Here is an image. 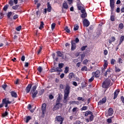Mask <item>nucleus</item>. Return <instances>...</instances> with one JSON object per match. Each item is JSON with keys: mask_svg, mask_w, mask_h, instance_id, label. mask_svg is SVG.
Masks as SVG:
<instances>
[{"mask_svg": "<svg viewBox=\"0 0 124 124\" xmlns=\"http://www.w3.org/2000/svg\"><path fill=\"white\" fill-rule=\"evenodd\" d=\"M36 88H37V86H36V85H34L31 89V93H32V97L33 99L36 97V95H37V93H38V91L36 90Z\"/></svg>", "mask_w": 124, "mask_h": 124, "instance_id": "f257e3e1", "label": "nucleus"}, {"mask_svg": "<svg viewBox=\"0 0 124 124\" xmlns=\"http://www.w3.org/2000/svg\"><path fill=\"white\" fill-rule=\"evenodd\" d=\"M110 83H111V80H110V79H106L103 82L102 87L104 89H108L109 86H110Z\"/></svg>", "mask_w": 124, "mask_h": 124, "instance_id": "f03ea898", "label": "nucleus"}, {"mask_svg": "<svg viewBox=\"0 0 124 124\" xmlns=\"http://www.w3.org/2000/svg\"><path fill=\"white\" fill-rule=\"evenodd\" d=\"M110 12L111 14L114 12V8H115V0H109Z\"/></svg>", "mask_w": 124, "mask_h": 124, "instance_id": "7ed1b4c3", "label": "nucleus"}, {"mask_svg": "<svg viewBox=\"0 0 124 124\" xmlns=\"http://www.w3.org/2000/svg\"><path fill=\"white\" fill-rule=\"evenodd\" d=\"M124 36L122 35L120 37V38L119 40V43L118 46H116V48H115L116 51H118V50H119V48H120V46H121L122 43H123V42H124Z\"/></svg>", "mask_w": 124, "mask_h": 124, "instance_id": "20e7f679", "label": "nucleus"}, {"mask_svg": "<svg viewBox=\"0 0 124 124\" xmlns=\"http://www.w3.org/2000/svg\"><path fill=\"white\" fill-rule=\"evenodd\" d=\"M55 122H58L60 123V124H62L63 122V118L62 116H56L55 118Z\"/></svg>", "mask_w": 124, "mask_h": 124, "instance_id": "39448f33", "label": "nucleus"}, {"mask_svg": "<svg viewBox=\"0 0 124 124\" xmlns=\"http://www.w3.org/2000/svg\"><path fill=\"white\" fill-rule=\"evenodd\" d=\"M62 107V104L60 103H57L56 102L54 107H53V110H59L61 107Z\"/></svg>", "mask_w": 124, "mask_h": 124, "instance_id": "423d86ee", "label": "nucleus"}, {"mask_svg": "<svg viewBox=\"0 0 124 124\" xmlns=\"http://www.w3.org/2000/svg\"><path fill=\"white\" fill-rule=\"evenodd\" d=\"M106 101H107V97L106 96H104L102 100H100L98 102V105H103V104H104L106 103Z\"/></svg>", "mask_w": 124, "mask_h": 124, "instance_id": "0eeeda50", "label": "nucleus"}, {"mask_svg": "<svg viewBox=\"0 0 124 124\" xmlns=\"http://www.w3.org/2000/svg\"><path fill=\"white\" fill-rule=\"evenodd\" d=\"M100 73H101L100 71L98 70L95 72H93L92 73V75L93 76V77H94L95 76L96 78H98V77H100Z\"/></svg>", "mask_w": 124, "mask_h": 124, "instance_id": "6e6552de", "label": "nucleus"}, {"mask_svg": "<svg viewBox=\"0 0 124 124\" xmlns=\"http://www.w3.org/2000/svg\"><path fill=\"white\" fill-rule=\"evenodd\" d=\"M71 51H74V50L76 49V43H75V41L72 40H71Z\"/></svg>", "mask_w": 124, "mask_h": 124, "instance_id": "1a4fd4ad", "label": "nucleus"}, {"mask_svg": "<svg viewBox=\"0 0 124 124\" xmlns=\"http://www.w3.org/2000/svg\"><path fill=\"white\" fill-rule=\"evenodd\" d=\"M56 53L57 57H60V58H62V60H65V59H66V57H64V55H63L62 53V52L58 51L56 52Z\"/></svg>", "mask_w": 124, "mask_h": 124, "instance_id": "9d476101", "label": "nucleus"}, {"mask_svg": "<svg viewBox=\"0 0 124 124\" xmlns=\"http://www.w3.org/2000/svg\"><path fill=\"white\" fill-rule=\"evenodd\" d=\"M68 8V5H67V3H63L62 4V13H65L66 11H64L63 9H67Z\"/></svg>", "mask_w": 124, "mask_h": 124, "instance_id": "9b49d317", "label": "nucleus"}, {"mask_svg": "<svg viewBox=\"0 0 124 124\" xmlns=\"http://www.w3.org/2000/svg\"><path fill=\"white\" fill-rule=\"evenodd\" d=\"M31 87H32L31 84H29L28 85V86L26 87L25 89V92L26 93H29L31 92V88H32Z\"/></svg>", "mask_w": 124, "mask_h": 124, "instance_id": "f8f14e48", "label": "nucleus"}, {"mask_svg": "<svg viewBox=\"0 0 124 124\" xmlns=\"http://www.w3.org/2000/svg\"><path fill=\"white\" fill-rule=\"evenodd\" d=\"M83 23L84 27H89V26H90V21H89V20L87 19V18H85L83 20Z\"/></svg>", "mask_w": 124, "mask_h": 124, "instance_id": "ddd939ff", "label": "nucleus"}, {"mask_svg": "<svg viewBox=\"0 0 124 124\" xmlns=\"http://www.w3.org/2000/svg\"><path fill=\"white\" fill-rule=\"evenodd\" d=\"M64 93H68L69 94L70 93V86L69 85H66L65 87V89L64 91Z\"/></svg>", "mask_w": 124, "mask_h": 124, "instance_id": "4468645a", "label": "nucleus"}, {"mask_svg": "<svg viewBox=\"0 0 124 124\" xmlns=\"http://www.w3.org/2000/svg\"><path fill=\"white\" fill-rule=\"evenodd\" d=\"M42 112L43 115L45 114V112H46V104L44 103L42 105Z\"/></svg>", "mask_w": 124, "mask_h": 124, "instance_id": "2eb2a0df", "label": "nucleus"}, {"mask_svg": "<svg viewBox=\"0 0 124 124\" xmlns=\"http://www.w3.org/2000/svg\"><path fill=\"white\" fill-rule=\"evenodd\" d=\"M46 10L48 12H51L52 11V6H51V4H50V2H47L46 4Z\"/></svg>", "mask_w": 124, "mask_h": 124, "instance_id": "dca6fc26", "label": "nucleus"}, {"mask_svg": "<svg viewBox=\"0 0 124 124\" xmlns=\"http://www.w3.org/2000/svg\"><path fill=\"white\" fill-rule=\"evenodd\" d=\"M10 93L11 94V95L12 97H14L15 98H17V97H18L17 93L13 91L10 92Z\"/></svg>", "mask_w": 124, "mask_h": 124, "instance_id": "f3484780", "label": "nucleus"}, {"mask_svg": "<svg viewBox=\"0 0 124 124\" xmlns=\"http://www.w3.org/2000/svg\"><path fill=\"white\" fill-rule=\"evenodd\" d=\"M114 114V110H113V108H110L108 110V117H110V116H112Z\"/></svg>", "mask_w": 124, "mask_h": 124, "instance_id": "a211bd4d", "label": "nucleus"}, {"mask_svg": "<svg viewBox=\"0 0 124 124\" xmlns=\"http://www.w3.org/2000/svg\"><path fill=\"white\" fill-rule=\"evenodd\" d=\"M119 93H120L119 89H117L114 92L113 99H115L117 97H118V95L119 94Z\"/></svg>", "mask_w": 124, "mask_h": 124, "instance_id": "6ab92c4d", "label": "nucleus"}, {"mask_svg": "<svg viewBox=\"0 0 124 124\" xmlns=\"http://www.w3.org/2000/svg\"><path fill=\"white\" fill-rule=\"evenodd\" d=\"M116 41V38L115 37L112 36L108 40V43L109 44V45H111V44L112 42H115Z\"/></svg>", "mask_w": 124, "mask_h": 124, "instance_id": "aec40b11", "label": "nucleus"}, {"mask_svg": "<svg viewBox=\"0 0 124 124\" xmlns=\"http://www.w3.org/2000/svg\"><path fill=\"white\" fill-rule=\"evenodd\" d=\"M50 72L51 73H53V72H59V67H52L50 70Z\"/></svg>", "mask_w": 124, "mask_h": 124, "instance_id": "412c9836", "label": "nucleus"}, {"mask_svg": "<svg viewBox=\"0 0 124 124\" xmlns=\"http://www.w3.org/2000/svg\"><path fill=\"white\" fill-rule=\"evenodd\" d=\"M9 109V107L6 108V111L4 113H2V117L3 118H5V117H7L8 116V112H7V109Z\"/></svg>", "mask_w": 124, "mask_h": 124, "instance_id": "4be33fe9", "label": "nucleus"}, {"mask_svg": "<svg viewBox=\"0 0 124 124\" xmlns=\"http://www.w3.org/2000/svg\"><path fill=\"white\" fill-rule=\"evenodd\" d=\"M69 79H72V78H75V75L73 72L70 73L68 75Z\"/></svg>", "mask_w": 124, "mask_h": 124, "instance_id": "5701e85b", "label": "nucleus"}, {"mask_svg": "<svg viewBox=\"0 0 124 124\" xmlns=\"http://www.w3.org/2000/svg\"><path fill=\"white\" fill-rule=\"evenodd\" d=\"M80 5L81 3H79V1H78V2L77 4V6L78 10H82V9H83V7H82V6Z\"/></svg>", "mask_w": 124, "mask_h": 124, "instance_id": "b1692460", "label": "nucleus"}, {"mask_svg": "<svg viewBox=\"0 0 124 124\" xmlns=\"http://www.w3.org/2000/svg\"><path fill=\"white\" fill-rule=\"evenodd\" d=\"M104 69H106L107 66H108V61L107 60L104 61Z\"/></svg>", "mask_w": 124, "mask_h": 124, "instance_id": "393cba45", "label": "nucleus"}, {"mask_svg": "<svg viewBox=\"0 0 124 124\" xmlns=\"http://www.w3.org/2000/svg\"><path fill=\"white\" fill-rule=\"evenodd\" d=\"M3 104H5V107L6 108H8V104L6 103V98L3 99Z\"/></svg>", "mask_w": 124, "mask_h": 124, "instance_id": "a878e982", "label": "nucleus"}, {"mask_svg": "<svg viewBox=\"0 0 124 124\" xmlns=\"http://www.w3.org/2000/svg\"><path fill=\"white\" fill-rule=\"evenodd\" d=\"M111 73V70H110V68H109L108 70H107V71H106L104 74V76H105V77H107V75H108V74H109V73Z\"/></svg>", "mask_w": 124, "mask_h": 124, "instance_id": "bb28decb", "label": "nucleus"}, {"mask_svg": "<svg viewBox=\"0 0 124 124\" xmlns=\"http://www.w3.org/2000/svg\"><path fill=\"white\" fill-rule=\"evenodd\" d=\"M69 103L70 104H77V105H79V101H71Z\"/></svg>", "mask_w": 124, "mask_h": 124, "instance_id": "cd10ccee", "label": "nucleus"}, {"mask_svg": "<svg viewBox=\"0 0 124 124\" xmlns=\"http://www.w3.org/2000/svg\"><path fill=\"white\" fill-rule=\"evenodd\" d=\"M37 70L38 71V72H39V73H41V72H42V71H43V68H42V67L39 66L37 68Z\"/></svg>", "mask_w": 124, "mask_h": 124, "instance_id": "c85d7f7f", "label": "nucleus"}, {"mask_svg": "<svg viewBox=\"0 0 124 124\" xmlns=\"http://www.w3.org/2000/svg\"><path fill=\"white\" fill-rule=\"evenodd\" d=\"M78 111H79V108L77 107L74 108L72 109V112L73 113H77V112H78Z\"/></svg>", "mask_w": 124, "mask_h": 124, "instance_id": "c756f323", "label": "nucleus"}, {"mask_svg": "<svg viewBox=\"0 0 124 124\" xmlns=\"http://www.w3.org/2000/svg\"><path fill=\"white\" fill-rule=\"evenodd\" d=\"M19 7H20V5H16L15 6H13L12 7V8L14 10H17V9H19Z\"/></svg>", "mask_w": 124, "mask_h": 124, "instance_id": "7c9ffc66", "label": "nucleus"}, {"mask_svg": "<svg viewBox=\"0 0 124 124\" xmlns=\"http://www.w3.org/2000/svg\"><path fill=\"white\" fill-rule=\"evenodd\" d=\"M64 31H65L66 32H67V33H70V32H71V31H70V30H69V29H68V27H67V26H66L64 28Z\"/></svg>", "mask_w": 124, "mask_h": 124, "instance_id": "2f4dec72", "label": "nucleus"}, {"mask_svg": "<svg viewBox=\"0 0 124 124\" xmlns=\"http://www.w3.org/2000/svg\"><path fill=\"white\" fill-rule=\"evenodd\" d=\"M8 7H9V5L6 4L3 8V10L4 11H7V9H8Z\"/></svg>", "mask_w": 124, "mask_h": 124, "instance_id": "473e14b6", "label": "nucleus"}, {"mask_svg": "<svg viewBox=\"0 0 124 124\" xmlns=\"http://www.w3.org/2000/svg\"><path fill=\"white\" fill-rule=\"evenodd\" d=\"M43 28H44V22H43V21H41L40 26L39 27V29L40 30H42V29H43Z\"/></svg>", "mask_w": 124, "mask_h": 124, "instance_id": "72a5a7b5", "label": "nucleus"}, {"mask_svg": "<svg viewBox=\"0 0 124 124\" xmlns=\"http://www.w3.org/2000/svg\"><path fill=\"white\" fill-rule=\"evenodd\" d=\"M114 118V116H112L111 117H110V118H108L107 119V122L108 123V124H111L112 123V119Z\"/></svg>", "mask_w": 124, "mask_h": 124, "instance_id": "f704fd0d", "label": "nucleus"}, {"mask_svg": "<svg viewBox=\"0 0 124 124\" xmlns=\"http://www.w3.org/2000/svg\"><path fill=\"white\" fill-rule=\"evenodd\" d=\"M110 63L112 65H114L116 63V60L112 59L110 60Z\"/></svg>", "mask_w": 124, "mask_h": 124, "instance_id": "c9c22d12", "label": "nucleus"}, {"mask_svg": "<svg viewBox=\"0 0 124 124\" xmlns=\"http://www.w3.org/2000/svg\"><path fill=\"white\" fill-rule=\"evenodd\" d=\"M64 65V64H63V63H59V69H62V67H63V66Z\"/></svg>", "mask_w": 124, "mask_h": 124, "instance_id": "e433bc0d", "label": "nucleus"}, {"mask_svg": "<svg viewBox=\"0 0 124 124\" xmlns=\"http://www.w3.org/2000/svg\"><path fill=\"white\" fill-rule=\"evenodd\" d=\"M31 120V116H28L26 117V124H28V123H29V122H30V120Z\"/></svg>", "mask_w": 124, "mask_h": 124, "instance_id": "4c0bfd02", "label": "nucleus"}, {"mask_svg": "<svg viewBox=\"0 0 124 124\" xmlns=\"http://www.w3.org/2000/svg\"><path fill=\"white\" fill-rule=\"evenodd\" d=\"M81 71H87L88 70V68L86 66H84L81 69Z\"/></svg>", "mask_w": 124, "mask_h": 124, "instance_id": "58836bf2", "label": "nucleus"}, {"mask_svg": "<svg viewBox=\"0 0 124 124\" xmlns=\"http://www.w3.org/2000/svg\"><path fill=\"white\" fill-rule=\"evenodd\" d=\"M69 71V68H68V67H66L65 68V70L64 71V73H65V74H67Z\"/></svg>", "mask_w": 124, "mask_h": 124, "instance_id": "ea45409f", "label": "nucleus"}, {"mask_svg": "<svg viewBox=\"0 0 124 124\" xmlns=\"http://www.w3.org/2000/svg\"><path fill=\"white\" fill-rule=\"evenodd\" d=\"M78 29H79V25H78V24H76L74 26V30L78 31Z\"/></svg>", "mask_w": 124, "mask_h": 124, "instance_id": "a19ab883", "label": "nucleus"}, {"mask_svg": "<svg viewBox=\"0 0 124 124\" xmlns=\"http://www.w3.org/2000/svg\"><path fill=\"white\" fill-rule=\"evenodd\" d=\"M86 110H88V107L87 106H84L81 108V111H86Z\"/></svg>", "mask_w": 124, "mask_h": 124, "instance_id": "79ce46f5", "label": "nucleus"}, {"mask_svg": "<svg viewBox=\"0 0 124 124\" xmlns=\"http://www.w3.org/2000/svg\"><path fill=\"white\" fill-rule=\"evenodd\" d=\"M80 17L81 18H86L87 17V13H85L84 14H81Z\"/></svg>", "mask_w": 124, "mask_h": 124, "instance_id": "37998d69", "label": "nucleus"}, {"mask_svg": "<svg viewBox=\"0 0 124 124\" xmlns=\"http://www.w3.org/2000/svg\"><path fill=\"white\" fill-rule=\"evenodd\" d=\"M119 29H120V30H123V29H124V24L123 23L119 24Z\"/></svg>", "mask_w": 124, "mask_h": 124, "instance_id": "c03bdc74", "label": "nucleus"}, {"mask_svg": "<svg viewBox=\"0 0 124 124\" xmlns=\"http://www.w3.org/2000/svg\"><path fill=\"white\" fill-rule=\"evenodd\" d=\"M61 100H62V98H61V96L59 95L58 98L57 99L56 102L60 103Z\"/></svg>", "mask_w": 124, "mask_h": 124, "instance_id": "a18cd8bd", "label": "nucleus"}, {"mask_svg": "<svg viewBox=\"0 0 124 124\" xmlns=\"http://www.w3.org/2000/svg\"><path fill=\"white\" fill-rule=\"evenodd\" d=\"M87 46H82L80 48L81 51H85V50H86V48H87Z\"/></svg>", "mask_w": 124, "mask_h": 124, "instance_id": "49530a36", "label": "nucleus"}, {"mask_svg": "<svg viewBox=\"0 0 124 124\" xmlns=\"http://www.w3.org/2000/svg\"><path fill=\"white\" fill-rule=\"evenodd\" d=\"M69 95V94L64 93V96H63L64 99H67V97H68Z\"/></svg>", "mask_w": 124, "mask_h": 124, "instance_id": "de8ad7c7", "label": "nucleus"}, {"mask_svg": "<svg viewBox=\"0 0 124 124\" xmlns=\"http://www.w3.org/2000/svg\"><path fill=\"white\" fill-rule=\"evenodd\" d=\"M89 120L90 122H93V115L91 114V115L89 117Z\"/></svg>", "mask_w": 124, "mask_h": 124, "instance_id": "09e8293b", "label": "nucleus"}, {"mask_svg": "<svg viewBox=\"0 0 124 124\" xmlns=\"http://www.w3.org/2000/svg\"><path fill=\"white\" fill-rule=\"evenodd\" d=\"M88 62H89V60L87 59H85L83 61V64L87 65V63H88Z\"/></svg>", "mask_w": 124, "mask_h": 124, "instance_id": "8fccbe9b", "label": "nucleus"}, {"mask_svg": "<svg viewBox=\"0 0 124 124\" xmlns=\"http://www.w3.org/2000/svg\"><path fill=\"white\" fill-rule=\"evenodd\" d=\"M78 101H80L81 100V101H85V99H83L82 97H78Z\"/></svg>", "mask_w": 124, "mask_h": 124, "instance_id": "3c124183", "label": "nucleus"}, {"mask_svg": "<svg viewBox=\"0 0 124 124\" xmlns=\"http://www.w3.org/2000/svg\"><path fill=\"white\" fill-rule=\"evenodd\" d=\"M21 29H22V26H19L18 27L16 28V31H20Z\"/></svg>", "mask_w": 124, "mask_h": 124, "instance_id": "603ef678", "label": "nucleus"}, {"mask_svg": "<svg viewBox=\"0 0 124 124\" xmlns=\"http://www.w3.org/2000/svg\"><path fill=\"white\" fill-rule=\"evenodd\" d=\"M115 72H120L121 71V69L118 68L117 66L115 67Z\"/></svg>", "mask_w": 124, "mask_h": 124, "instance_id": "864d4df0", "label": "nucleus"}, {"mask_svg": "<svg viewBox=\"0 0 124 124\" xmlns=\"http://www.w3.org/2000/svg\"><path fill=\"white\" fill-rule=\"evenodd\" d=\"M93 80H94V77H93V76L91 78H90L89 79V82H90V83L93 82Z\"/></svg>", "mask_w": 124, "mask_h": 124, "instance_id": "5fc2aeb1", "label": "nucleus"}, {"mask_svg": "<svg viewBox=\"0 0 124 124\" xmlns=\"http://www.w3.org/2000/svg\"><path fill=\"white\" fill-rule=\"evenodd\" d=\"M9 4H10V6H13V4H14L13 3V0H10L9 1Z\"/></svg>", "mask_w": 124, "mask_h": 124, "instance_id": "6e6d98bb", "label": "nucleus"}, {"mask_svg": "<svg viewBox=\"0 0 124 124\" xmlns=\"http://www.w3.org/2000/svg\"><path fill=\"white\" fill-rule=\"evenodd\" d=\"M12 15V12H9L7 13V17L8 18H10V16Z\"/></svg>", "mask_w": 124, "mask_h": 124, "instance_id": "4d7b16f0", "label": "nucleus"}, {"mask_svg": "<svg viewBox=\"0 0 124 124\" xmlns=\"http://www.w3.org/2000/svg\"><path fill=\"white\" fill-rule=\"evenodd\" d=\"M110 20L112 22H114V21H115V16L113 15L110 16Z\"/></svg>", "mask_w": 124, "mask_h": 124, "instance_id": "13d9d810", "label": "nucleus"}, {"mask_svg": "<svg viewBox=\"0 0 124 124\" xmlns=\"http://www.w3.org/2000/svg\"><path fill=\"white\" fill-rule=\"evenodd\" d=\"M41 51H42V47L41 46H40L39 50H38V55H39V54H40Z\"/></svg>", "mask_w": 124, "mask_h": 124, "instance_id": "bf43d9fd", "label": "nucleus"}, {"mask_svg": "<svg viewBox=\"0 0 124 124\" xmlns=\"http://www.w3.org/2000/svg\"><path fill=\"white\" fill-rule=\"evenodd\" d=\"M80 10H81V12L82 14L86 13V10H85L84 7H82V9Z\"/></svg>", "mask_w": 124, "mask_h": 124, "instance_id": "052dcab7", "label": "nucleus"}, {"mask_svg": "<svg viewBox=\"0 0 124 124\" xmlns=\"http://www.w3.org/2000/svg\"><path fill=\"white\" fill-rule=\"evenodd\" d=\"M7 87V84H3L2 85V89H3V90H4L5 91V89H6V87Z\"/></svg>", "mask_w": 124, "mask_h": 124, "instance_id": "680f3d73", "label": "nucleus"}, {"mask_svg": "<svg viewBox=\"0 0 124 124\" xmlns=\"http://www.w3.org/2000/svg\"><path fill=\"white\" fill-rule=\"evenodd\" d=\"M104 54L105 56H107V55H108V50H107V49H105L104 51Z\"/></svg>", "mask_w": 124, "mask_h": 124, "instance_id": "e2e57ef3", "label": "nucleus"}, {"mask_svg": "<svg viewBox=\"0 0 124 124\" xmlns=\"http://www.w3.org/2000/svg\"><path fill=\"white\" fill-rule=\"evenodd\" d=\"M55 27H56V23H52L51 25V29L52 30H54L55 29Z\"/></svg>", "mask_w": 124, "mask_h": 124, "instance_id": "0e129e2a", "label": "nucleus"}, {"mask_svg": "<svg viewBox=\"0 0 124 124\" xmlns=\"http://www.w3.org/2000/svg\"><path fill=\"white\" fill-rule=\"evenodd\" d=\"M25 59H26V57H25L24 55H23L21 58V61H22V62H25Z\"/></svg>", "mask_w": 124, "mask_h": 124, "instance_id": "69168bd1", "label": "nucleus"}, {"mask_svg": "<svg viewBox=\"0 0 124 124\" xmlns=\"http://www.w3.org/2000/svg\"><path fill=\"white\" fill-rule=\"evenodd\" d=\"M86 112L88 114V115H93V112H92L90 110L87 111Z\"/></svg>", "mask_w": 124, "mask_h": 124, "instance_id": "338daca9", "label": "nucleus"}, {"mask_svg": "<svg viewBox=\"0 0 124 124\" xmlns=\"http://www.w3.org/2000/svg\"><path fill=\"white\" fill-rule=\"evenodd\" d=\"M121 100L122 102V103L124 104V96H122L121 97Z\"/></svg>", "mask_w": 124, "mask_h": 124, "instance_id": "774afa93", "label": "nucleus"}]
</instances>
